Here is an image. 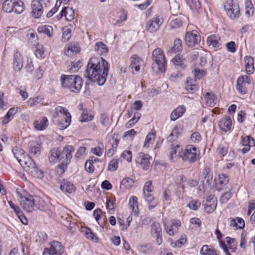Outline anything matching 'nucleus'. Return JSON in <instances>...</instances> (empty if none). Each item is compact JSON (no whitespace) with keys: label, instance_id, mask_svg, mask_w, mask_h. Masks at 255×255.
<instances>
[{"label":"nucleus","instance_id":"nucleus-1","mask_svg":"<svg viewBox=\"0 0 255 255\" xmlns=\"http://www.w3.org/2000/svg\"><path fill=\"white\" fill-rule=\"evenodd\" d=\"M109 66L108 62L102 57H93L88 62L84 76L89 81L102 86L106 81Z\"/></svg>","mask_w":255,"mask_h":255},{"label":"nucleus","instance_id":"nucleus-13","mask_svg":"<svg viewBox=\"0 0 255 255\" xmlns=\"http://www.w3.org/2000/svg\"><path fill=\"white\" fill-rule=\"evenodd\" d=\"M151 157L147 154L143 152L138 153L135 162L136 164L140 165L141 167L144 170L147 169L150 165V160Z\"/></svg>","mask_w":255,"mask_h":255},{"label":"nucleus","instance_id":"nucleus-27","mask_svg":"<svg viewBox=\"0 0 255 255\" xmlns=\"http://www.w3.org/2000/svg\"><path fill=\"white\" fill-rule=\"evenodd\" d=\"M48 120L46 117H42L39 120H36L34 122V126L35 128L37 130H42L48 126Z\"/></svg>","mask_w":255,"mask_h":255},{"label":"nucleus","instance_id":"nucleus-11","mask_svg":"<svg viewBox=\"0 0 255 255\" xmlns=\"http://www.w3.org/2000/svg\"><path fill=\"white\" fill-rule=\"evenodd\" d=\"M150 233L151 236L156 239L155 243L158 245H160L162 243V231L161 226L157 222L151 224Z\"/></svg>","mask_w":255,"mask_h":255},{"label":"nucleus","instance_id":"nucleus-37","mask_svg":"<svg viewBox=\"0 0 255 255\" xmlns=\"http://www.w3.org/2000/svg\"><path fill=\"white\" fill-rule=\"evenodd\" d=\"M38 31L39 33H44L50 37L52 36L53 28L49 25H42L38 27Z\"/></svg>","mask_w":255,"mask_h":255},{"label":"nucleus","instance_id":"nucleus-39","mask_svg":"<svg viewBox=\"0 0 255 255\" xmlns=\"http://www.w3.org/2000/svg\"><path fill=\"white\" fill-rule=\"evenodd\" d=\"M175 16L173 15L170 17L171 20L170 25L172 28H178L182 25V22L180 18H175Z\"/></svg>","mask_w":255,"mask_h":255},{"label":"nucleus","instance_id":"nucleus-50","mask_svg":"<svg viewBox=\"0 0 255 255\" xmlns=\"http://www.w3.org/2000/svg\"><path fill=\"white\" fill-rule=\"evenodd\" d=\"M93 118V116L92 114H89L87 110H84L83 111L82 114L81 115V121L82 122H87L90 121H91Z\"/></svg>","mask_w":255,"mask_h":255},{"label":"nucleus","instance_id":"nucleus-23","mask_svg":"<svg viewBox=\"0 0 255 255\" xmlns=\"http://www.w3.org/2000/svg\"><path fill=\"white\" fill-rule=\"evenodd\" d=\"M186 111V108L184 106H180L175 109L170 115V120L174 121L181 117Z\"/></svg>","mask_w":255,"mask_h":255},{"label":"nucleus","instance_id":"nucleus-17","mask_svg":"<svg viewBox=\"0 0 255 255\" xmlns=\"http://www.w3.org/2000/svg\"><path fill=\"white\" fill-rule=\"evenodd\" d=\"M31 13L35 18H39L43 12V6L41 2L37 0H33L31 3Z\"/></svg>","mask_w":255,"mask_h":255},{"label":"nucleus","instance_id":"nucleus-52","mask_svg":"<svg viewBox=\"0 0 255 255\" xmlns=\"http://www.w3.org/2000/svg\"><path fill=\"white\" fill-rule=\"evenodd\" d=\"M119 161L117 159L111 160L108 166V170L114 171L117 170L118 167Z\"/></svg>","mask_w":255,"mask_h":255},{"label":"nucleus","instance_id":"nucleus-29","mask_svg":"<svg viewBox=\"0 0 255 255\" xmlns=\"http://www.w3.org/2000/svg\"><path fill=\"white\" fill-rule=\"evenodd\" d=\"M34 207L37 209L42 211H46L47 209V207L45 202L40 198L35 196Z\"/></svg>","mask_w":255,"mask_h":255},{"label":"nucleus","instance_id":"nucleus-28","mask_svg":"<svg viewBox=\"0 0 255 255\" xmlns=\"http://www.w3.org/2000/svg\"><path fill=\"white\" fill-rule=\"evenodd\" d=\"M254 59L251 56H246L245 57V63L246 70L248 74H252L254 71Z\"/></svg>","mask_w":255,"mask_h":255},{"label":"nucleus","instance_id":"nucleus-33","mask_svg":"<svg viewBox=\"0 0 255 255\" xmlns=\"http://www.w3.org/2000/svg\"><path fill=\"white\" fill-rule=\"evenodd\" d=\"M220 37L217 35H212L209 36L207 38V42L209 45H212L214 47H218L220 46L219 41Z\"/></svg>","mask_w":255,"mask_h":255},{"label":"nucleus","instance_id":"nucleus-8","mask_svg":"<svg viewBox=\"0 0 255 255\" xmlns=\"http://www.w3.org/2000/svg\"><path fill=\"white\" fill-rule=\"evenodd\" d=\"M152 60L157 65L158 69L161 72H165L166 61L163 50L160 48H156L152 52Z\"/></svg>","mask_w":255,"mask_h":255},{"label":"nucleus","instance_id":"nucleus-31","mask_svg":"<svg viewBox=\"0 0 255 255\" xmlns=\"http://www.w3.org/2000/svg\"><path fill=\"white\" fill-rule=\"evenodd\" d=\"M59 150L56 148H52L51 149L49 156V160L50 162L54 163L59 161Z\"/></svg>","mask_w":255,"mask_h":255},{"label":"nucleus","instance_id":"nucleus-42","mask_svg":"<svg viewBox=\"0 0 255 255\" xmlns=\"http://www.w3.org/2000/svg\"><path fill=\"white\" fill-rule=\"evenodd\" d=\"M63 35L62 40L64 42H67L71 37V30L67 26H65L62 29Z\"/></svg>","mask_w":255,"mask_h":255},{"label":"nucleus","instance_id":"nucleus-59","mask_svg":"<svg viewBox=\"0 0 255 255\" xmlns=\"http://www.w3.org/2000/svg\"><path fill=\"white\" fill-rule=\"evenodd\" d=\"M85 235L87 239H90L92 241L95 240H97V238L95 237L94 234L92 232L91 230L89 228H86Z\"/></svg>","mask_w":255,"mask_h":255},{"label":"nucleus","instance_id":"nucleus-16","mask_svg":"<svg viewBox=\"0 0 255 255\" xmlns=\"http://www.w3.org/2000/svg\"><path fill=\"white\" fill-rule=\"evenodd\" d=\"M204 205L205 206V211L206 213H212L216 208L217 200L214 196H208L206 198Z\"/></svg>","mask_w":255,"mask_h":255},{"label":"nucleus","instance_id":"nucleus-43","mask_svg":"<svg viewBox=\"0 0 255 255\" xmlns=\"http://www.w3.org/2000/svg\"><path fill=\"white\" fill-rule=\"evenodd\" d=\"M129 205L132 208V211L135 212H138L137 198L135 196H132L129 202Z\"/></svg>","mask_w":255,"mask_h":255},{"label":"nucleus","instance_id":"nucleus-25","mask_svg":"<svg viewBox=\"0 0 255 255\" xmlns=\"http://www.w3.org/2000/svg\"><path fill=\"white\" fill-rule=\"evenodd\" d=\"M26 171L35 178L41 179L43 177V172L38 169L36 164H35V166H32L30 168H27Z\"/></svg>","mask_w":255,"mask_h":255},{"label":"nucleus","instance_id":"nucleus-26","mask_svg":"<svg viewBox=\"0 0 255 255\" xmlns=\"http://www.w3.org/2000/svg\"><path fill=\"white\" fill-rule=\"evenodd\" d=\"M131 63L129 67L132 69H134L135 72H138L140 69V64L142 62V60L136 55H133L131 58Z\"/></svg>","mask_w":255,"mask_h":255},{"label":"nucleus","instance_id":"nucleus-18","mask_svg":"<svg viewBox=\"0 0 255 255\" xmlns=\"http://www.w3.org/2000/svg\"><path fill=\"white\" fill-rule=\"evenodd\" d=\"M219 124L221 130L227 132L231 128L232 125V120L229 116H227L225 118L221 119Z\"/></svg>","mask_w":255,"mask_h":255},{"label":"nucleus","instance_id":"nucleus-14","mask_svg":"<svg viewBox=\"0 0 255 255\" xmlns=\"http://www.w3.org/2000/svg\"><path fill=\"white\" fill-rule=\"evenodd\" d=\"M185 41L189 46H193L200 41V37L196 32H187L185 34Z\"/></svg>","mask_w":255,"mask_h":255},{"label":"nucleus","instance_id":"nucleus-22","mask_svg":"<svg viewBox=\"0 0 255 255\" xmlns=\"http://www.w3.org/2000/svg\"><path fill=\"white\" fill-rule=\"evenodd\" d=\"M145 200L149 204V209H152L155 207L158 203V200L154 198L151 192L143 193Z\"/></svg>","mask_w":255,"mask_h":255},{"label":"nucleus","instance_id":"nucleus-47","mask_svg":"<svg viewBox=\"0 0 255 255\" xmlns=\"http://www.w3.org/2000/svg\"><path fill=\"white\" fill-rule=\"evenodd\" d=\"M94 160L93 158H91L89 160H88L85 164V169L89 173H92L94 172V167L93 166Z\"/></svg>","mask_w":255,"mask_h":255},{"label":"nucleus","instance_id":"nucleus-41","mask_svg":"<svg viewBox=\"0 0 255 255\" xmlns=\"http://www.w3.org/2000/svg\"><path fill=\"white\" fill-rule=\"evenodd\" d=\"M216 251L210 248L207 245H204L200 250V254L202 255H215Z\"/></svg>","mask_w":255,"mask_h":255},{"label":"nucleus","instance_id":"nucleus-15","mask_svg":"<svg viewBox=\"0 0 255 255\" xmlns=\"http://www.w3.org/2000/svg\"><path fill=\"white\" fill-rule=\"evenodd\" d=\"M12 65L13 69L16 71H20L23 67V57L18 51L14 53Z\"/></svg>","mask_w":255,"mask_h":255},{"label":"nucleus","instance_id":"nucleus-55","mask_svg":"<svg viewBox=\"0 0 255 255\" xmlns=\"http://www.w3.org/2000/svg\"><path fill=\"white\" fill-rule=\"evenodd\" d=\"M153 190V186L152 185V181H148L146 182L143 190V193L146 192H152Z\"/></svg>","mask_w":255,"mask_h":255},{"label":"nucleus","instance_id":"nucleus-2","mask_svg":"<svg viewBox=\"0 0 255 255\" xmlns=\"http://www.w3.org/2000/svg\"><path fill=\"white\" fill-rule=\"evenodd\" d=\"M60 82L63 88L76 93L79 92L83 85L82 78L78 75H62Z\"/></svg>","mask_w":255,"mask_h":255},{"label":"nucleus","instance_id":"nucleus-61","mask_svg":"<svg viewBox=\"0 0 255 255\" xmlns=\"http://www.w3.org/2000/svg\"><path fill=\"white\" fill-rule=\"evenodd\" d=\"M177 129L176 128H174L170 135L167 137V139L168 141L172 142L174 141L178 137L177 134Z\"/></svg>","mask_w":255,"mask_h":255},{"label":"nucleus","instance_id":"nucleus-63","mask_svg":"<svg viewBox=\"0 0 255 255\" xmlns=\"http://www.w3.org/2000/svg\"><path fill=\"white\" fill-rule=\"evenodd\" d=\"M226 47L228 50L232 53H234L236 51V44L234 41H231L227 43Z\"/></svg>","mask_w":255,"mask_h":255},{"label":"nucleus","instance_id":"nucleus-34","mask_svg":"<svg viewBox=\"0 0 255 255\" xmlns=\"http://www.w3.org/2000/svg\"><path fill=\"white\" fill-rule=\"evenodd\" d=\"M183 49L181 40L179 39H176L174 40V44L168 52L171 54L181 51Z\"/></svg>","mask_w":255,"mask_h":255},{"label":"nucleus","instance_id":"nucleus-56","mask_svg":"<svg viewBox=\"0 0 255 255\" xmlns=\"http://www.w3.org/2000/svg\"><path fill=\"white\" fill-rule=\"evenodd\" d=\"M165 230L166 231V233L170 236H173L175 233L177 232L178 229L175 228L173 225H171L170 228L166 225H165Z\"/></svg>","mask_w":255,"mask_h":255},{"label":"nucleus","instance_id":"nucleus-9","mask_svg":"<svg viewBox=\"0 0 255 255\" xmlns=\"http://www.w3.org/2000/svg\"><path fill=\"white\" fill-rule=\"evenodd\" d=\"M163 22L162 17L160 15H156L146 22L145 29L148 32L154 33L159 29Z\"/></svg>","mask_w":255,"mask_h":255},{"label":"nucleus","instance_id":"nucleus-20","mask_svg":"<svg viewBox=\"0 0 255 255\" xmlns=\"http://www.w3.org/2000/svg\"><path fill=\"white\" fill-rule=\"evenodd\" d=\"M64 16L68 21H71L74 18L75 12L72 8L64 7L61 11L60 18Z\"/></svg>","mask_w":255,"mask_h":255},{"label":"nucleus","instance_id":"nucleus-24","mask_svg":"<svg viewBox=\"0 0 255 255\" xmlns=\"http://www.w3.org/2000/svg\"><path fill=\"white\" fill-rule=\"evenodd\" d=\"M60 189L64 192L69 194L72 193L74 191L73 184L70 182L63 180L60 184Z\"/></svg>","mask_w":255,"mask_h":255},{"label":"nucleus","instance_id":"nucleus-5","mask_svg":"<svg viewBox=\"0 0 255 255\" xmlns=\"http://www.w3.org/2000/svg\"><path fill=\"white\" fill-rule=\"evenodd\" d=\"M200 156L199 150L192 145H188L180 156L184 161H189L190 163L197 161Z\"/></svg>","mask_w":255,"mask_h":255},{"label":"nucleus","instance_id":"nucleus-53","mask_svg":"<svg viewBox=\"0 0 255 255\" xmlns=\"http://www.w3.org/2000/svg\"><path fill=\"white\" fill-rule=\"evenodd\" d=\"M121 158L126 160L128 162H131L132 160L131 151L129 150H125L121 155Z\"/></svg>","mask_w":255,"mask_h":255},{"label":"nucleus","instance_id":"nucleus-64","mask_svg":"<svg viewBox=\"0 0 255 255\" xmlns=\"http://www.w3.org/2000/svg\"><path fill=\"white\" fill-rule=\"evenodd\" d=\"M205 74V71L203 70L195 69L194 71L195 78L196 79H200Z\"/></svg>","mask_w":255,"mask_h":255},{"label":"nucleus","instance_id":"nucleus-51","mask_svg":"<svg viewBox=\"0 0 255 255\" xmlns=\"http://www.w3.org/2000/svg\"><path fill=\"white\" fill-rule=\"evenodd\" d=\"M43 98L41 96H37L34 98L29 99L27 103L30 106H33L38 103L42 102Z\"/></svg>","mask_w":255,"mask_h":255},{"label":"nucleus","instance_id":"nucleus-48","mask_svg":"<svg viewBox=\"0 0 255 255\" xmlns=\"http://www.w3.org/2000/svg\"><path fill=\"white\" fill-rule=\"evenodd\" d=\"M184 59L182 56L180 55H176L173 59L172 61L174 64L176 66H180L181 68H184V66L183 63V61Z\"/></svg>","mask_w":255,"mask_h":255},{"label":"nucleus","instance_id":"nucleus-49","mask_svg":"<svg viewBox=\"0 0 255 255\" xmlns=\"http://www.w3.org/2000/svg\"><path fill=\"white\" fill-rule=\"evenodd\" d=\"M155 135V131H152L149 132L146 137L144 143V147H148L149 144L151 141L153 140Z\"/></svg>","mask_w":255,"mask_h":255},{"label":"nucleus","instance_id":"nucleus-54","mask_svg":"<svg viewBox=\"0 0 255 255\" xmlns=\"http://www.w3.org/2000/svg\"><path fill=\"white\" fill-rule=\"evenodd\" d=\"M82 65V63L80 61H77L75 63L72 62L71 64L70 68H69V70L72 71V72H75L78 70L79 68L81 67Z\"/></svg>","mask_w":255,"mask_h":255},{"label":"nucleus","instance_id":"nucleus-12","mask_svg":"<svg viewBox=\"0 0 255 255\" xmlns=\"http://www.w3.org/2000/svg\"><path fill=\"white\" fill-rule=\"evenodd\" d=\"M251 83V80L249 76L243 75L239 77L237 80V89L242 94L247 93V86Z\"/></svg>","mask_w":255,"mask_h":255},{"label":"nucleus","instance_id":"nucleus-57","mask_svg":"<svg viewBox=\"0 0 255 255\" xmlns=\"http://www.w3.org/2000/svg\"><path fill=\"white\" fill-rule=\"evenodd\" d=\"M200 202L198 200H193L188 204V206L191 209L197 210L200 206Z\"/></svg>","mask_w":255,"mask_h":255},{"label":"nucleus","instance_id":"nucleus-4","mask_svg":"<svg viewBox=\"0 0 255 255\" xmlns=\"http://www.w3.org/2000/svg\"><path fill=\"white\" fill-rule=\"evenodd\" d=\"M74 151V148L72 145L66 146L61 152L59 150V161H61L62 162L57 167L62 170V172H64V169L66 168L67 165L70 163L72 157V153Z\"/></svg>","mask_w":255,"mask_h":255},{"label":"nucleus","instance_id":"nucleus-58","mask_svg":"<svg viewBox=\"0 0 255 255\" xmlns=\"http://www.w3.org/2000/svg\"><path fill=\"white\" fill-rule=\"evenodd\" d=\"M229 179L228 177L224 174L220 175L219 176V184L221 186L225 185L227 184L229 182Z\"/></svg>","mask_w":255,"mask_h":255},{"label":"nucleus","instance_id":"nucleus-10","mask_svg":"<svg viewBox=\"0 0 255 255\" xmlns=\"http://www.w3.org/2000/svg\"><path fill=\"white\" fill-rule=\"evenodd\" d=\"M63 247L58 241H53L50 243L49 249L45 248L43 255H62L63 253Z\"/></svg>","mask_w":255,"mask_h":255},{"label":"nucleus","instance_id":"nucleus-6","mask_svg":"<svg viewBox=\"0 0 255 255\" xmlns=\"http://www.w3.org/2000/svg\"><path fill=\"white\" fill-rule=\"evenodd\" d=\"M19 202L22 209L27 212H32L34 209L35 196L28 192H24L19 195Z\"/></svg>","mask_w":255,"mask_h":255},{"label":"nucleus","instance_id":"nucleus-46","mask_svg":"<svg viewBox=\"0 0 255 255\" xmlns=\"http://www.w3.org/2000/svg\"><path fill=\"white\" fill-rule=\"evenodd\" d=\"M187 4L192 9H198L200 8L201 4L199 0H185Z\"/></svg>","mask_w":255,"mask_h":255},{"label":"nucleus","instance_id":"nucleus-3","mask_svg":"<svg viewBox=\"0 0 255 255\" xmlns=\"http://www.w3.org/2000/svg\"><path fill=\"white\" fill-rule=\"evenodd\" d=\"M55 113L53 116V121L58 126L60 129L66 128L71 122V115L68 110L60 106L55 108Z\"/></svg>","mask_w":255,"mask_h":255},{"label":"nucleus","instance_id":"nucleus-30","mask_svg":"<svg viewBox=\"0 0 255 255\" xmlns=\"http://www.w3.org/2000/svg\"><path fill=\"white\" fill-rule=\"evenodd\" d=\"M29 152L33 155L37 156L40 153V146L39 144L34 143L30 142L29 143Z\"/></svg>","mask_w":255,"mask_h":255},{"label":"nucleus","instance_id":"nucleus-40","mask_svg":"<svg viewBox=\"0 0 255 255\" xmlns=\"http://www.w3.org/2000/svg\"><path fill=\"white\" fill-rule=\"evenodd\" d=\"M241 143L243 146H254L255 145V140L253 138L249 135L242 137Z\"/></svg>","mask_w":255,"mask_h":255},{"label":"nucleus","instance_id":"nucleus-32","mask_svg":"<svg viewBox=\"0 0 255 255\" xmlns=\"http://www.w3.org/2000/svg\"><path fill=\"white\" fill-rule=\"evenodd\" d=\"M15 0H5L3 2L2 9L6 12L13 11Z\"/></svg>","mask_w":255,"mask_h":255},{"label":"nucleus","instance_id":"nucleus-38","mask_svg":"<svg viewBox=\"0 0 255 255\" xmlns=\"http://www.w3.org/2000/svg\"><path fill=\"white\" fill-rule=\"evenodd\" d=\"M194 82L189 77L187 79L186 89L188 91L193 92L198 89V86L194 84Z\"/></svg>","mask_w":255,"mask_h":255},{"label":"nucleus","instance_id":"nucleus-60","mask_svg":"<svg viewBox=\"0 0 255 255\" xmlns=\"http://www.w3.org/2000/svg\"><path fill=\"white\" fill-rule=\"evenodd\" d=\"M191 140L192 142L195 143H198L201 139V137L199 132H195L191 135Z\"/></svg>","mask_w":255,"mask_h":255},{"label":"nucleus","instance_id":"nucleus-62","mask_svg":"<svg viewBox=\"0 0 255 255\" xmlns=\"http://www.w3.org/2000/svg\"><path fill=\"white\" fill-rule=\"evenodd\" d=\"M86 148L84 146H81L79 147L78 150L75 154V157L80 158L85 154Z\"/></svg>","mask_w":255,"mask_h":255},{"label":"nucleus","instance_id":"nucleus-7","mask_svg":"<svg viewBox=\"0 0 255 255\" xmlns=\"http://www.w3.org/2000/svg\"><path fill=\"white\" fill-rule=\"evenodd\" d=\"M224 7L227 15L231 19H234L239 17L240 14L239 5L238 3L234 2V0H226Z\"/></svg>","mask_w":255,"mask_h":255},{"label":"nucleus","instance_id":"nucleus-45","mask_svg":"<svg viewBox=\"0 0 255 255\" xmlns=\"http://www.w3.org/2000/svg\"><path fill=\"white\" fill-rule=\"evenodd\" d=\"M205 99L206 100V104L208 106L213 107L215 105V96L214 95H211L209 93H207L205 96Z\"/></svg>","mask_w":255,"mask_h":255},{"label":"nucleus","instance_id":"nucleus-36","mask_svg":"<svg viewBox=\"0 0 255 255\" xmlns=\"http://www.w3.org/2000/svg\"><path fill=\"white\" fill-rule=\"evenodd\" d=\"M95 50L99 55H102L108 52V48L106 44L102 42H98L95 45Z\"/></svg>","mask_w":255,"mask_h":255},{"label":"nucleus","instance_id":"nucleus-19","mask_svg":"<svg viewBox=\"0 0 255 255\" xmlns=\"http://www.w3.org/2000/svg\"><path fill=\"white\" fill-rule=\"evenodd\" d=\"M19 163L25 168V170L27 168L35 166V164L33 159L27 154L25 155L23 158L19 159Z\"/></svg>","mask_w":255,"mask_h":255},{"label":"nucleus","instance_id":"nucleus-21","mask_svg":"<svg viewBox=\"0 0 255 255\" xmlns=\"http://www.w3.org/2000/svg\"><path fill=\"white\" fill-rule=\"evenodd\" d=\"M229 222L231 226L236 227L237 229H243L245 225L244 220L240 217H237L236 219L230 218L229 219Z\"/></svg>","mask_w":255,"mask_h":255},{"label":"nucleus","instance_id":"nucleus-44","mask_svg":"<svg viewBox=\"0 0 255 255\" xmlns=\"http://www.w3.org/2000/svg\"><path fill=\"white\" fill-rule=\"evenodd\" d=\"M14 6L13 11L18 14L22 12L24 10L23 3L21 0H15L14 1Z\"/></svg>","mask_w":255,"mask_h":255},{"label":"nucleus","instance_id":"nucleus-35","mask_svg":"<svg viewBox=\"0 0 255 255\" xmlns=\"http://www.w3.org/2000/svg\"><path fill=\"white\" fill-rule=\"evenodd\" d=\"M12 152L14 155V157L16 158L17 161L19 162V159L23 158L25 155L27 154L26 152L19 146H15L12 149Z\"/></svg>","mask_w":255,"mask_h":255}]
</instances>
